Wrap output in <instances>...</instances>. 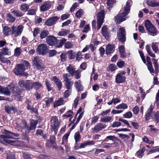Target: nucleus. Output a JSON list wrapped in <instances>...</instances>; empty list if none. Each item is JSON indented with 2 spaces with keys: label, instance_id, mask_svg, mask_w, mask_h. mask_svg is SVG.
I'll use <instances>...</instances> for the list:
<instances>
[{
  "label": "nucleus",
  "instance_id": "obj_9",
  "mask_svg": "<svg viewBox=\"0 0 159 159\" xmlns=\"http://www.w3.org/2000/svg\"><path fill=\"white\" fill-rule=\"evenodd\" d=\"M24 26L22 25H18L16 28L15 26L11 27V33L16 37L20 35L23 31Z\"/></svg>",
  "mask_w": 159,
  "mask_h": 159
},
{
  "label": "nucleus",
  "instance_id": "obj_29",
  "mask_svg": "<svg viewBox=\"0 0 159 159\" xmlns=\"http://www.w3.org/2000/svg\"><path fill=\"white\" fill-rule=\"evenodd\" d=\"M63 101V99L62 98H61L58 100L55 101L53 104L54 107H55L61 105L62 104Z\"/></svg>",
  "mask_w": 159,
  "mask_h": 159
},
{
  "label": "nucleus",
  "instance_id": "obj_52",
  "mask_svg": "<svg viewBox=\"0 0 159 159\" xmlns=\"http://www.w3.org/2000/svg\"><path fill=\"white\" fill-rule=\"evenodd\" d=\"M47 88L48 91H50L52 90V88L51 87V84H50V81L48 80H46L45 83Z\"/></svg>",
  "mask_w": 159,
  "mask_h": 159
},
{
  "label": "nucleus",
  "instance_id": "obj_19",
  "mask_svg": "<svg viewBox=\"0 0 159 159\" xmlns=\"http://www.w3.org/2000/svg\"><path fill=\"white\" fill-rule=\"evenodd\" d=\"M102 34L107 40L109 39V32L107 26H103L102 28Z\"/></svg>",
  "mask_w": 159,
  "mask_h": 159
},
{
  "label": "nucleus",
  "instance_id": "obj_22",
  "mask_svg": "<svg viewBox=\"0 0 159 159\" xmlns=\"http://www.w3.org/2000/svg\"><path fill=\"white\" fill-rule=\"evenodd\" d=\"M2 33L4 36L9 35L11 33V29L7 26H5L3 28Z\"/></svg>",
  "mask_w": 159,
  "mask_h": 159
},
{
  "label": "nucleus",
  "instance_id": "obj_39",
  "mask_svg": "<svg viewBox=\"0 0 159 159\" xmlns=\"http://www.w3.org/2000/svg\"><path fill=\"white\" fill-rule=\"evenodd\" d=\"M48 34V32L47 30H43L40 33V37L41 39H43L45 38Z\"/></svg>",
  "mask_w": 159,
  "mask_h": 159
},
{
  "label": "nucleus",
  "instance_id": "obj_43",
  "mask_svg": "<svg viewBox=\"0 0 159 159\" xmlns=\"http://www.w3.org/2000/svg\"><path fill=\"white\" fill-rule=\"evenodd\" d=\"M152 112L147 111L145 115V118L146 120H149L150 119V117H151L152 118H153L152 115Z\"/></svg>",
  "mask_w": 159,
  "mask_h": 159
},
{
  "label": "nucleus",
  "instance_id": "obj_38",
  "mask_svg": "<svg viewBox=\"0 0 159 159\" xmlns=\"http://www.w3.org/2000/svg\"><path fill=\"white\" fill-rule=\"evenodd\" d=\"M29 8V5L27 4L22 5L20 7V10L23 11H27Z\"/></svg>",
  "mask_w": 159,
  "mask_h": 159
},
{
  "label": "nucleus",
  "instance_id": "obj_28",
  "mask_svg": "<svg viewBox=\"0 0 159 159\" xmlns=\"http://www.w3.org/2000/svg\"><path fill=\"white\" fill-rule=\"evenodd\" d=\"M118 140L117 138L114 136H107L106 138L103 140V142H107L109 140H111L113 142H114L116 140Z\"/></svg>",
  "mask_w": 159,
  "mask_h": 159
},
{
  "label": "nucleus",
  "instance_id": "obj_56",
  "mask_svg": "<svg viewBox=\"0 0 159 159\" xmlns=\"http://www.w3.org/2000/svg\"><path fill=\"white\" fill-rule=\"evenodd\" d=\"M69 134V133H67L63 136L62 138V142L61 143L62 144H63L64 142H66L67 141Z\"/></svg>",
  "mask_w": 159,
  "mask_h": 159
},
{
  "label": "nucleus",
  "instance_id": "obj_25",
  "mask_svg": "<svg viewBox=\"0 0 159 159\" xmlns=\"http://www.w3.org/2000/svg\"><path fill=\"white\" fill-rule=\"evenodd\" d=\"M6 19L7 21L11 23H13L16 20V18L10 13L6 14Z\"/></svg>",
  "mask_w": 159,
  "mask_h": 159
},
{
  "label": "nucleus",
  "instance_id": "obj_35",
  "mask_svg": "<svg viewBox=\"0 0 159 159\" xmlns=\"http://www.w3.org/2000/svg\"><path fill=\"white\" fill-rule=\"evenodd\" d=\"M120 52L121 55V57L122 58H124L125 57V55L124 54L125 51V48L123 46H120L119 48Z\"/></svg>",
  "mask_w": 159,
  "mask_h": 159
},
{
  "label": "nucleus",
  "instance_id": "obj_50",
  "mask_svg": "<svg viewBox=\"0 0 159 159\" xmlns=\"http://www.w3.org/2000/svg\"><path fill=\"white\" fill-rule=\"evenodd\" d=\"M142 140L144 142L149 144H153L154 143L153 141L149 140L146 136H144L143 138H142Z\"/></svg>",
  "mask_w": 159,
  "mask_h": 159
},
{
  "label": "nucleus",
  "instance_id": "obj_5",
  "mask_svg": "<svg viewBox=\"0 0 159 159\" xmlns=\"http://www.w3.org/2000/svg\"><path fill=\"white\" fill-rule=\"evenodd\" d=\"M97 17V30H99L101 28L103 22L105 17V11L102 10L98 13Z\"/></svg>",
  "mask_w": 159,
  "mask_h": 159
},
{
  "label": "nucleus",
  "instance_id": "obj_34",
  "mask_svg": "<svg viewBox=\"0 0 159 159\" xmlns=\"http://www.w3.org/2000/svg\"><path fill=\"white\" fill-rule=\"evenodd\" d=\"M112 118V117L111 116H106L101 118L100 121L102 122H109Z\"/></svg>",
  "mask_w": 159,
  "mask_h": 159
},
{
  "label": "nucleus",
  "instance_id": "obj_26",
  "mask_svg": "<svg viewBox=\"0 0 159 159\" xmlns=\"http://www.w3.org/2000/svg\"><path fill=\"white\" fill-rule=\"evenodd\" d=\"M147 3L148 6L152 7L159 6V3H157L154 0H148L147 1Z\"/></svg>",
  "mask_w": 159,
  "mask_h": 159
},
{
  "label": "nucleus",
  "instance_id": "obj_60",
  "mask_svg": "<svg viewBox=\"0 0 159 159\" xmlns=\"http://www.w3.org/2000/svg\"><path fill=\"white\" fill-rule=\"evenodd\" d=\"M132 114L131 111H128L123 115L124 117L125 118H129L132 117Z\"/></svg>",
  "mask_w": 159,
  "mask_h": 159
},
{
  "label": "nucleus",
  "instance_id": "obj_16",
  "mask_svg": "<svg viewBox=\"0 0 159 159\" xmlns=\"http://www.w3.org/2000/svg\"><path fill=\"white\" fill-rule=\"evenodd\" d=\"M106 127V125L105 124L99 123H98L94 128H92V130L93 132L97 133L100 130L105 128Z\"/></svg>",
  "mask_w": 159,
  "mask_h": 159
},
{
  "label": "nucleus",
  "instance_id": "obj_63",
  "mask_svg": "<svg viewBox=\"0 0 159 159\" xmlns=\"http://www.w3.org/2000/svg\"><path fill=\"white\" fill-rule=\"evenodd\" d=\"M61 61H65L66 58V53H62L61 55Z\"/></svg>",
  "mask_w": 159,
  "mask_h": 159
},
{
  "label": "nucleus",
  "instance_id": "obj_13",
  "mask_svg": "<svg viewBox=\"0 0 159 159\" xmlns=\"http://www.w3.org/2000/svg\"><path fill=\"white\" fill-rule=\"evenodd\" d=\"M33 63V65L36 66L38 70H42L44 68V67L41 65V61L38 57H36L34 58Z\"/></svg>",
  "mask_w": 159,
  "mask_h": 159
},
{
  "label": "nucleus",
  "instance_id": "obj_33",
  "mask_svg": "<svg viewBox=\"0 0 159 159\" xmlns=\"http://www.w3.org/2000/svg\"><path fill=\"white\" fill-rule=\"evenodd\" d=\"M42 86V84L39 82H33V88L36 89H39Z\"/></svg>",
  "mask_w": 159,
  "mask_h": 159
},
{
  "label": "nucleus",
  "instance_id": "obj_37",
  "mask_svg": "<svg viewBox=\"0 0 159 159\" xmlns=\"http://www.w3.org/2000/svg\"><path fill=\"white\" fill-rule=\"evenodd\" d=\"M74 114V112L70 110H69L65 114L63 115H62L63 117H66L67 118H71L73 116V115Z\"/></svg>",
  "mask_w": 159,
  "mask_h": 159
},
{
  "label": "nucleus",
  "instance_id": "obj_59",
  "mask_svg": "<svg viewBox=\"0 0 159 159\" xmlns=\"http://www.w3.org/2000/svg\"><path fill=\"white\" fill-rule=\"evenodd\" d=\"M7 159H15L14 155L12 152L7 153Z\"/></svg>",
  "mask_w": 159,
  "mask_h": 159
},
{
  "label": "nucleus",
  "instance_id": "obj_64",
  "mask_svg": "<svg viewBox=\"0 0 159 159\" xmlns=\"http://www.w3.org/2000/svg\"><path fill=\"white\" fill-rule=\"evenodd\" d=\"M156 152H159V147H154L152 149H151L149 152L154 153Z\"/></svg>",
  "mask_w": 159,
  "mask_h": 159
},
{
  "label": "nucleus",
  "instance_id": "obj_27",
  "mask_svg": "<svg viewBox=\"0 0 159 159\" xmlns=\"http://www.w3.org/2000/svg\"><path fill=\"white\" fill-rule=\"evenodd\" d=\"M75 87L76 88L78 92L82 90L83 87L82 84H81V82L80 80L77 81L75 82Z\"/></svg>",
  "mask_w": 159,
  "mask_h": 159
},
{
  "label": "nucleus",
  "instance_id": "obj_20",
  "mask_svg": "<svg viewBox=\"0 0 159 159\" xmlns=\"http://www.w3.org/2000/svg\"><path fill=\"white\" fill-rule=\"evenodd\" d=\"M114 45L111 44L108 45L106 48V54L109 55L112 53L114 52Z\"/></svg>",
  "mask_w": 159,
  "mask_h": 159
},
{
  "label": "nucleus",
  "instance_id": "obj_12",
  "mask_svg": "<svg viewBox=\"0 0 159 159\" xmlns=\"http://www.w3.org/2000/svg\"><path fill=\"white\" fill-rule=\"evenodd\" d=\"M47 47L45 44H42L38 46L36 51L39 55H44L47 52Z\"/></svg>",
  "mask_w": 159,
  "mask_h": 159
},
{
  "label": "nucleus",
  "instance_id": "obj_42",
  "mask_svg": "<svg viewBox=\"0 0 159 159\" xmlns=\"http://www.w3.org/2000/svg\"><path fill=\"white\" fill-rule=\"evenodd\" d=\"M67 54L70 59H73L75 58V54L72 50L68 51Z\"/></svg>",
  "mask_w": 159,
  "mask_h": 159
},
{
  "label": "nucleus",
  "instance_id": "obj_24",
  "mask_svg": "<svg viewBox=\"0 0 159 159\" xmlns=\"http://www.w3.org/2000/svg\"><path fill=\"white\" fill-rule=\"evenodd\" d=\"M66 41V39L64 38L60 40L57 39L54 46L57 48L61 47L63 45Z\"/></svg>",
  "mask_w": 159,
  "mask_h": 159
},
{
  "label": "nucleus",
  "instance_id": "obj_15",
  "mask_svg": "<svg viewBox=\"0 0 159 159\" xmlns=\"http://www.w3.org/2000/svg\"><path fill=\"white\" fill-rule=\"evenodd\" d=\"M59 19V18L57 16H55L47 20L45 22V24L48 26H51L55 24L56 22Z\"/></svg>",
  "mask_w": 159,
  "mask_h": 159
},
{
  "label": "nucleus",
  "instance_id": "obj_14",
  "mask_svg": "<svg viewBox=\"0 0 159 159\" xmlns=\"http://www.w3.org/2000/svg\"><path fill=\"white\" fill-rule=\"evenodd\" d=\"M25 70L24 66L22 64H18L13 70V72L17 75H22Z\"/></svg>",
  "mask_w": 159,
  "mask_h": 159
},
{
  "label": "nucleus",
  "instance_id": "obj_17",
  "mask_svg": "<svg viewBox=\"0 0 159 159\" xmlns=\"http://www.w3.org/2000/svg\"><path fill=\"white\" fill-rule=\"evenodd\" d=\"M57 40V39L55 37L50 36L47 37L46 42L50 45L55 46Z\"/></svg>",
  "mask_w": 159,
  "mask_h": 159
},
{
  "label": "nucleus",
  "instance_id": "obj_48",
  "mask_svg": "<svg viewBox=\"0 0 159 159\" xmlns=\"http://www.w3.org/2000/svg\"><path fill=\"white\" fill-rule=\"evenodd\" d=\"M84 14V11L83 10L80 9L79 10L76 12L75 15L77 18L80 17Z\"/></svg>",
  "mask_w": 159,
  "mask_h": 159
},
{
  "label": "nucleus",
  "instance_id": "obj_30",
  "mask_svg": "<svg viewBox=\"0 0 159 159\" xmlns=\"http://www.w3.org/2000/svg\"><path fill=\"white\" fill-rule=\"evenodd\" d=\"M73 84V81H69L65 82L64 84L66 88L67 89H72V87Z\"/></svg>",
  "mask_w": 159,
  "mask_h": 159
},
{
  "label": "nucleus",
  "instance_id": "obj_2",
  "mask_svg": "<svg viewBox=\"0 0 159 159\" xmlns=\"http://www.w3.org/2000/svg\"><path fill=\"white\" fill-rule=\"evenodd\" d=\"M132 4V2L131 0H128L125 5L120 11V13L115 16V20L117 23L119 24L127 18L126 16L129 13Z\"/></svg>",
  "mask_w": 159,
  "mask_h": 159
},
{
  "label": "nucleus",
  "instance_id": "obj_41",
  "mask_svg": "<svg viewBox=\"0 0 159 159\" xmlns=\"http://www.w3.org/2000/svg\"><path fill=\"white\" fill-rule=\"evenodd\" d=\"M76 143L79 142L81 138V136L79 131L76 132L74 136Z\"/></svg>",
  "mask_w": 159,
  "mask_h": 159
},
{
  "label": "nucleus",
  "instance_id": "obj_40",
  "mask_svg": "<svg viewBox=\"0 0 159 159\" xmlns=\"http://www.w3.org/2000/svg\"><path fill=\"white\" fill-rule=\"evenodd\" d=\"M115 108L117 109H125L127 108L128 106L126 104L123 103L118 105Z\"/></svg>",
  "mask_w": 159,
  "mask_h": 159
},
{
  "label": "nucleus",
  "instance_id": "obj_36",
  "mask_svg": "<svg viewBox=\"0 0 159 159\" xmlns=\"http://www.w3.org/2000/svg\"><path fill=\"white\" fill-rule=\"evenodd\" d=\"M70 32V30H64L62 31H60L58 33V35L60 36H65L67 34L69 33Z\"/></svg>",
  "mask_w": 159,
  "mask_h": 159
},
{
  "label": "nucleus",
  "instance_id": "obj_23",
  "mask_svg": "<svg viewBox=\"0 0 159 159\" xmlns=\"http://www.w3.org/2000/svg\"><path fill=\"white\" fill-rule=\"evenodd\" d=\"M11 13L13 15L16 17H20L24 16V14L21 11L17 9H14L12 10Z\"/></svg>",
  "mask_w": 159,
  "mask_h": 159
},
{
  "label": "nucleus",
  "instance_id": "obj_54",
  "mask_svg": "<svg viewBox=\"0 0 159 159\" xmlns=\"http://www.w3.org/2000/svg\"><path fill=\"white\" fill-rule=\"evenodd\" d=\"M62 77L63 78L64 81L65 82L69 81L70 80L69 77H70L69 75L67 73L64 74L63 75Z\"/></svg>",
  "mask_w": 159,
  "mask_h": 159
},
{
  "label": "nucleus",
  "instance_id": "obj_46",
  "mask_svg": "<svg viewBox=\"0 0 159 159\" xmlns=\"http://www.w3.org/2000/svg\"><path fill=\"white\" fill-rule=\"evenodd\" d=\"M116 69V66L113 64H110L108 67V70L111 72L114 71Z\"/></svg>",
  "mask_w": 159,
  "mask_h": 159
},
{
  "label": "nucleus",
  "instance_id": "obj_51",
  "mask_svg": "<svg viewBox=\"0 0 159 159\" xmlns=\"http://www.w3.org/2000/svg\"><path fill=\"white\" fill-rule=\"evenodd\" d=\"M53 101V99L52 98H45V102L46 106L48 107L50 104L52 103Z\"/></svg>",
  "mask_w": 159,
  "mask_h": 159
},
{
  "label": "nucleus",
  "instance_id": "obj_58",
  "mask_svg": "<svg viewBox=\"0 0 159 159\" xmlns=\"http://www.w3.org/2000/svg\"><path fill=\"white\" fill-rule=\"evenodd\" d=\"M147 67L150 72L152 74L154 73V70L152 67V63L147 64Z\"/></svg>",
  "mask_w": 159,
  "mask_h": 159
},
{
  "label": "nucleus",
  "instance_id": "obj_45",
  "mask_svg": "<svg viewBox=\"0 0 159 159\" xmlns=\"http://www.w3.org/2000/svg\"><path fill=\"white\" fill-rule=\"evenodd\" d=\"M11 90V92H12L13 93H17L18 94H19L20 93V90L18 89V87H14L11 88H9Z\"/></svg>",
  "mask_w": 159,
  "mask_h": 159
},
{
  "label": "nucleus",
  "instance_id": "obj_53",
  "mask_svg": "<svg viewBox=\"0 0 159 159\" xmlns=\"http://www.w3.org/2000/svg\"><path fill=\"white\" fill-rule=\"evenodd\" d=\"M144 151L143 149L139 150L136 153V155L139 158H141L143 156Z\"/></svg>",
  "mask_w": 159,
  "mask_h": 159
},
{
  "label": "nucleus",
  "instance_id": "obj_1",
  "mask_svg": "<svg viewBox=\"0 0 159 159\" xmlns=\"http://www.w3.org/2000/svg\"><path fill=\"white\" fill-rule=\"evenodd\" d=\"M2 132L5 134V135H1L0 136V143H2L3 141L6 143L10 144L11 145L15 146H19L21 144V141L18 140H8V139H14L15 137H18L19 134L17 133H14L5 129H2Z\"/></svg>",
  "mask_w": 159,
  "mask_h": 159
},
{
  "label": "nucleus",
  "instance_id": "obj_61",
  "mask_svg": "<svg viewBox=\"0 0 159 159\" xmlns=\"http://www.w3.org/2000/svg\"><path fill=\"white\" fill-rule=\"evenodd\" d=\"M119 137L124 140H126L129 138V137L128 135L125 134H119Z\"/></svg>",
  "mask_w": 159,
  "mask_h": 159
},
{
  "label": "nucleus",
  "instance_id": "obj_47",
  "mask_svg": "<svg viewBox=\"0 0 159 159\" xmlns=\"http://www.w3.org/2000/svg\"><path fill=\"white\" fill-rule=\"evenodd\" d=\"M153 61H154L153 64L155 68V71L156 73L157 74V73L158 72V66L159 65L157 64V60H156L155 59L153 58L152 59Z\"/></svg>",
  "mask_w": 159,
  "mask_h": 159
},
{
  "label": "nucleus",
  "instance_id": "obj_57",
  "mask_svg": "<svg viewBox=\"0 0 159 159\" xmlns=\"http://www.w3.org/2000/svg\"><path fill=\"white\" fill-rule=\"evenodd\" d=\"M154 118L157 122V124L159 125V111H157L154 114Z\"/></svg>",
  "mask_w": 159,
  "mask_h": 159
},
{
  "label": "nucleus",
  "instance_id": "obj_44",
  "mask_svg": "<svg viewBox=\"0 0 159 159\" xmlns=\"http://www.w3.org/2000/svg\"><path fill=\"white\" fill-rule=\"evenodd\" d=\"M21 52V50L20 48H16L14 51V55L16 57L19 56Z\"/></svg>",
  "mask_w": 159,
  "mask_h": 159
},
{
  "label": "nucleus",
  "instance_id": "obj_18",
  "mask_svg": "<svg viewBox=\"0 0 159 159\" xmlns=\"http://www.w3.org/2000/svg\"><path fill=\"white\" fill-rule=\"evenodd\" d=\"M51 6V2L50 1L45 2L41 6L40 9L41 11H44L49 9Z\"/></svg>",
  "mask_w": 159,
  "mask_h": 159
},
{
  "label": "nucleus",
  "instance_id": "obj_32",
  "mask_svg": "<svg viewBox=\"0 0 159 159\" xmlns=\"http://www.w3.org/2000/svg\"><path fill=\"white\" fill-rule=\"evenodd\" d=\"M116 1L115 0H108L107 2V6L108 9L110 10L113 7V5Z\"/></svg>",
  "mask_w": 159,
  "mask_h": 159
},
{
  "label": "nucleus",
  "instance_id": "obj_6",
  "mask_svg": "<svg viewBox=\"0 0 159 159\" xmlns=\"http://www.w3.org/2000/svg\"><path fill=\"white\" fill-rule=\"evenodd\" d=\"M19 84L21 88H25L27 90H29L33 88V82L30 80H20Z\"/></svg>",
  "mask_w": 159,
  "mask_h": 159
},
{
  "label": "nucleus",
  "instance_id": "obj_11",
  "mask_svg": "<svg viewBox=\"0 0 159 159\" xmlns=\"http://www.w3.org/2000/svg\"><path fill=\"white\" fill-rule=\"evenodd\" d=\"M125 30L124 27L119 29V32L117 33L118 39L121 42H123L125 41Z\"/></svg>",
  "mask_w": 159,
  "mask_h": 159
},
{
  "label": "nucleus",
  "instance_id": "obj_7",
  "mask_svg": "<svg viewBox=\"0 0 159 159\" xmlns=\"http://www.w3.org/2000/svg\"><path fill=\"white\" fill-rule=\"evenodd\" d=\"M145 25L146 29L149 33L153 35L157 34V30L149 20H146Z\"/></svg>",
  "mask_w": 159,
  "mask_h": 159
},
{
  "label": "nucleus",
  "instance_id": "obj_49",
  "mask_svg": "<svg viewBox=\"0 0 159 159\" xmlns=\"http://www.w3.org/2000/svg\"><path fill=\"white\" fill-rule=\"evenodd\" d=\"M2 50V52L4 55H9L10 54V51L9 49L7 48H3Z\"/></svg>",
  "mask_w": 159,
  "mask_h": 159
},
{
  "label": "nucleus",
  "instance_id": "obj_55",
  "mask_svg": "<svg viewBox=\"0 0 159 159\" xmlns=\"http://www.w3.org/2000/svg\"><path fill=\"white\" fill-rule=\"evenodd\" d=\"M72 92V89H67L66 90L64 93V97L65 98L68 97L69 95Z\"/></svg>",
  "mask_w": 159,
  "mask_h": 159
},
{
  "label": "nucleus",
  "instance_id": "obj_21",
  "mask_svg": "<svg viewBox=\"0 0 159 159\" xmlns=\"http://www.w3.org/2000/svg\"><path fill=\"white\" fill-rule=\"evenodd\" d=\"M11 91L8 87L4 88L0 86V93L3 94L7 95H9Z\"/></svg>",
  "mask_w": 159,
  "mask_h": 159
},
{
  "label": "nucleus",
  "instance_id": "obj_4",
  "mask_svg": "<svg viewBox=\"0 0 159 159\" xmlns=\"http://www.w3.org/2000/svg\"><path fill=\"white\" fill-rule=\"evenodd\" d=\"M66 70L71 76H75V78L77 79L80 77V71L79 70H76V68L73 65H69V66L66 67Z\"/></svg>",
  "mask_w": 159,
  "mask_h": 159
},
{
  "label": "nucleus",
  "instance_id": "obj_62",
  "mask_svg": "<svg viewBox=\"0 0 159 159\" xmlns=\"http://www.w3.org/2000/svg\"><path fill=\"white\" fill-rule=\"evenodd\" d=\"M73 46V44L70 42H67L65 45V47L67 49L71 48H72Z\"/></svg>",
  "mask_w": 159,
  "mask_h": 159
},
{
  "label": "nucleus",
  "instance_id": "obj_3",
  "mask_svg": "<svg viewBox=\"0 0 159 159\" xmlns=\"http://www.w3.org/2000/svg\"><path fill=\"white\" fill-rule=\"evenodd\" d=\"M37 124V121L36 120H32L31 121L30 125L29 126L25 121H22L21 124L22 125V127L21 125L19 127H16V129L19 131H22L25 130L26 133H29L30 130H35Z\"/></svg>",
  "mask_w": 159,
  "mask_h": 159
},
{
  "label": "nucleus",
  "instance_id": "obj_10",
  "mask_svg": "<svg viewBox=\"0 0 159 159\" xmlns=\"http://www.w3.org/2000/svg\"><path fill=\"white\" fill-rule=\"evenodd\" d=\"M125 72L124 71L118 73L116 76L115 82L117 83H120L125 81L126 78L125 76Z\"/></svg>",
  "mask_w": 159,
  "mask_h": 159
},
{
  "label": "nucleus",
  "instance_id": "obj_31",
  "mask_svg": "<svg viewBox=\"0 0 159 159\" xmlns=\"http://www.w3.org/2000/svg\"><path fill=\"white\" fill-rule=\"evenodd\" d=\"M157 43H153L152 44V48L154 51L157 53L159 51V49L158 48V45Z\"/></svg>",
  "mask_w": 159,
  "mask_h": 159
},
{
  "label": "nucleus",
  "instance_id": "obj_8",
  "mask_svg": "<svg viewBox=\"0 0 159 159\" xmlns=\"http://www.w3.org/2000/svg\"><path fill=\"white\" fill-rule=\"evenodd\" d=\"M50 121L51 128L54 130L55 134H56V132L57 131L60 124L57 117L56 116H52Z\"/></svg>",
  "mask_w": 159,
  "mask_h": 159
}]
</instances>
